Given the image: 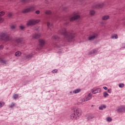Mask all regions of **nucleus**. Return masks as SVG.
Here are the masks:
<instances>
[{"mask_svg": "<svg viewBox=\"0 0 125 125\" xmlns=\"http://www.w3.org/2000/svg\"><path fill=\"white\" fill-rule=\"evenodd\" d=\"M59 34L63 36L64 37V39L61 41V39L58 37L57 36H54L52 37V40L53 41H55L58 42H63L65 44V42H71L75 41V37H76V33L73 31H68L66 30V28H61L59 31Z\"/></svg>", "mask_w": 125, "mask_h": 125, "instance_id": "nucleus-1", "label": "nucleus"}, {"mask_svg": "<svg viewBox=\"0 0 125 125\" xmlns=\"http://www.w3.org/2000/svg\"><path fill=\"white\" fill-rule=\"evenodd\" d=\"M83 110L81 108H77L73 110V112L70 115L71 120H78L82 117Z\"/></svg>", "mask_w": 125, "mask_h": 125, "instance_id": "nucleus-2", "label": "nucleus"}, {"mask_svg": "<svg viewBox=\"0 0 125 125\" xmlns=\"http://www.w3.org/2000/svg\"><path fill=\"white\" fill-rule=\"evenodd\" d=\"M0 39L2 41H4V42H9V41H11L12 40L9 35L4 33H2L0 34Z\"/></svg>", "mask_w": 125, "mask_h": 125, "instance_id": "nucleus-3", "label": "nucleus"}, {"mask_svg": "<svg viewBox=\"0 0 125 125\" xmlns=\"http://www.w3.org/2000/svg\"><path fill=\"white\" fill-rule=\"evenodd\" d=\"M98 38V33L96 32H93L88 38V41L92 42L94 40H96Z\"/></svg>", "mask_w": 125, "mask_h": 125, "instance_id": "nucleus-4", "label": "nucleus"}, {"mask_svg": "<svg viewBox=\"0 0 125 125\" xmlns=\"http://www.w3.org/2000/svg\"><path fill=\"white\" fill-rule=\"evenodd\" d=\"M116 111L117 113H125V105H121L120 106H118Z\"/></svg>", "mask_w": 125, "mask_h": 125, "instance_id": "nucleus-5", "label": "nucleus"}, {"mask_svg": "<svg viewBox=\"0 0 125 125\" xmlns=\"http://www.w3.org/2000/svg\"><path fill=\"white\" fill-rule=\"evenodd\" d=\"M35 10V7L34 6H31L30 8L24 9L22 11V13H28L30 11H34Z\"/></svg>", "mask_w": 125, "mask_h": 125, "instance_id": "nucleus-6", "label": "nucleus"}, {"mask_svg": "<svg viewBox=\"0 0 125 125\" xmlns=\"http://www.w3.org/2000/svg\"><path fill=\"white\" fill-rule=\"evenodd\" d=\"M105 5L104 3H94L92 5L93 8H101V7H103Z\"/></svg>", "mask_w": 125, "mask_h": 125, "instance_id": "nucleus-7", "label": "nucleus"}, {"mask_svg": "<svg viewBox=\"0 0 125 125\" xmlns=\"http://www.w3.org/2000/svg\"><path fill=\"white\" fill-rule=\"evenodd\" d=\"M38 23V21H37L32 20L29 21L27 23V26H32L33 25H35V24H37Z\"/></svg>", "mask_w": 125, "mask_h": 125, "instance_id": "nucleus-8", "label": "nucleus"}, {"mask_svg": "<svg viewBox=\"0 0 125 125\" xmlns=\"http://www.w3.org/2000/svg\"><path fill=\"white\" fill-rule=\"evenodd\" d=\"M41 36H42V34L40 33H35L33 34L31 37L32 38V39H40L41 38Z\"/></svg>", "mask_w": 125, "mask_h": 125, "instance_id": "nucleus-9", "label": "nucleus"}, {"mask_svg": "<svg viewBox=\"0 0 125 125\" xmlns=\"http://www.w3.org/2000/svg\"><path fill=\"white\" fill-rule=\"evenodd\" d=\"M39 46H40V47H42L43 45L45 44V42L43 39H39Z\"/></svg>", "mask_w": 125, "mask_h": 125, "instance_id": "nucleus-10", "label": "nucleus"}, {"mask_svg": "<svg viewBox=\"0 0 125 125\" xmlns=\"http://www.w3.org/2000/svg\"><path fill=\"white\" fill-rule=\"evenodd\" d=\"M91 91H92V93H93V94H96V93L101 92V88H98L95 90H93V89H92L91 90Z\"/></svg>", "mask_w": 125, "mask_h": 125, "instance_id": "nucleus-11", "label": "nucleus"}, {"mask_svg": "<svg viewBox=\"0 0 125 125\" xmlns=\"http://www.w3.org/2000/svg\"><path fill=\"white\" fill-rule=\"evenodd\" d=\"M14 42L16 43H21V42H22V40L19 37H16L14 39Z\"/></svg>", "mask_w": 125, "mask_h": 125, "instance_id": "nucleus-12", "label": "nucleus"}, {"mask_svg": "<svg viewBox=\"0 0 125 125\" xmlns=\"http://www.w3.org/2000/svg\"><path fill=\"white\" fill-rule=\"evenodd\" d=\"M80 15H76V16H74L71 17V18L70 19L69 21H74V20H77L79 19V18H80Z\"/></svg>", "mask_w": 125, "mask_h": 125, "instance_id": "nucleus-13", "label": "nucleus"}, {"mask_svg": "<svg viewBox=\"0 0 125 125\" xmlns=\"http://www.w3.org/2000/svg\"><path fill=\"white\" fill-rule=\"evenodd\" d=\"M98 52V50L97 49H93L91 51H89L88 54L89 55H91L92 54H96Z\"/></svg>", "mask_w": 125, "mask_h": 125, "instance_id": "nucleus-14", "label": "nucleus"}, {"mask_svg": "<svg viewBox=\"0 0 125 125\" xmlns=\"http://www.w3.org/2000/svg\"><path fill=\"white\" fill-rule=\"evenodd\" d=\"M94 116H93V115L92 114H88L87 116V120L88 121H91V120H92V119H94Z\"/></svg>", "mask_w": 125, "mask_h": 125, "instance_id": "nucleus-15", "label": "nucleus"}, {"mask_svg": "<svg viewBox=\"0 0 125 125\" xmlns=\"http://www.w3.org/2000/svg\"><path fill=\"white\" fill-rule=\"evenodd\" d=\"M5 14V13L3 11H1L0 12V23H1L3 21V19L0 18L1 16H3Z\"/></svg>", "mask_w": 125, "mask_h": 125, "instance_id": "nucleus-16", "label": "nucleus"}, {"mask_svg": "<svg viewBox=\"0 0 125 125\" xmlns=\"http://www.w3.org/2000/svg\"><path fill=\"white\" fill-rule=\"evenodd\" d=\"M91 98H92V95L91 94L89 93L87 95V97L86 98L85 100H84L83 101H88V100H90Z\"/></svg>", "mask_w": 125, "mask_h": 125, "instance_id": "nucleus-17", "label": "nucleus"}, {"mask_svg": "<svg viewBox=\"0 0 125 125\" xmlns=\"http://www.w3.org/2000/svg\"><path fill=\"white\" fill-rule=\"evenodd\" d=\"M106 108H107V107L106 106V105L105 104H101L99 107V109L100 110H103V109H106Z\"/></svg>", "mask_w": 125, "mask_h": 125, "instance_id": "nucleus-18", "label": "nucleus"}, {"mask_svg": "<svg viewBox=\"0 0 125 125\" xmlns=\"http://www.w3.org/2000/svg\"><path fill=\"white\" fill-rule=\"evenodd\" d=\"M81 92V89H76L73 91V93H74L75 94L77 93H79Z\"/></svg>", "mask_w": 125, "mask_h": 125, "instance_id": "nucleus-19", "label": "nucleus"}, {"mask_svg": "<svg viewBox=\"0 0 125 125\" xmlns=\"http://www.w3.org/2000/svg\"><path fill=\"white\" fill-rule=\"evenodd\" d=\"M21 54H22V53L21 52H20V51L16 52L15 53V56H17V57L20 56L21 55Z\"/></svg>", "mask_w": 125, "mask_h": 125, "instance_id": "nucleus-20", "label": "nucleus"}, {"mask_svg": "<svg viewBox=\"0 0 125 125\" xmlns=\"http://www.w3.org/2000/svg\"><path fill=\"white\" fill-rule=\"evenodd\" d=\"M51 11L49 10H47L45 11V14L46 15H51Z\"/></svg>", "mask_w": 125, "mask_h": 125, "instance_id": "nucleus-21", "label": "nucleus"}, {"mask_svg": "<svg viewBox=\"0 0 125 125\" xmlns=\"http://www.w3.org/2000/svg\"><path fill=\"white\" fill-rule=\"evenodd\" d=\"M47 26L48 28H50L52 27V26H53V24L50 23V22L48 21L47 23Z\"/></svg>", "mask_w": 125, "mask_h": 125, "instance_id": "nucleus-22", "label": "nucleus"}, {"mask_svg": "<svg viewBox=\"0 0 125 125\" xmlns=\"http://www.w3.org/2000/svg\"><path fill=\"white\" fill-rule=\"evenodd\" d=\"M106 122H108V123H111V121H112V118L108 117L105 119Z\"/></svg>", "mask_w": 125, "mask_h": 125, "instance_id": "nucleus-23", "label": "nucleus"}, {"mask_svg": "<svg viewBox=\"0 0 125 125\" xmlns=\"http://www.w3.org/2000/svg\"><path fill=\"white\" fill-rule=\"evenodd\" d=\"M32 57H33V55H32V54L27 55L26 56V59H31V58H32Z\"/></svg>", "mask_w": 125, "mask_h": 125, "instance_id": "nucleus-24", "label": "nucleus"}, {"mask_svg": "<svg viewBox=\"0 0 125 125\" xmlns=\"http://www.w3.org/2000/svg\"><path fill=\"white\" fill-rule=\"evenodd\" d=\"M102 19L103 20H107V19H109V16H104L102 17Z\"/></svg>", "mask_w": 125, "mask_h": 125, "instance_id": "nucleus-25", "label": "nucleus"}, {"mask_svg": "<svg viewBox=\"0 0 125 125\" xmlns=\"http://www.w3.org/2000/svg\"><path fill=\"white\" fill-rule=\"evenodd\" d=\"M19 96V95L18 94H15L14 95H13V99H17L18 97Z\"/></svg>", "mask_w": 125, "mask_h": 125, "instance_id": "nucleus-26", "label": "nucleus"}, {"mask_svg": "<svg viewBox=\"0 0 125 125\" xmlns=\"http://www.w3.org/2000/svg\"><path fill=\"white\" fill-rule=\"evenodd\" d=\"M103 94H104V97H105V98L108 97V96H109V94L108 93H107V92H106V91L104 92Z\"/></svg>", "mask_w": 125, "mask_h": 125, "instance_id": "nucleus-27", "label": "nucleus"}, {"mask_svg": "<svg viewBox=\"0 0 125 125\" xmlns=\"http://www.w3.org/2000/svg\"><path fill=\"white\" fill-rule=\"evenodd\" d=\"M111 39H115L117 40V39H118V35L116 34L114 35L111 37Z\"/></svg>", "mask_w": 125, "mask_h": 125, "instance_id": "nucleus-28", "label": "nucleus"}, {"mask_svg": "<svg viewBox=\"0 0 125 125\" xmlns=\"http://www.w3.org/2000/svg\"><path fill=\"white\" fill-rule=\"evenodd\" d=\"M0 62L2 63L3 64H6V61L2 59H0Z\"/></svg>", "mask_w": 125, "mask_h": 125, "instance_id": "nucleus-29", "label": "nucleus"}, {"mask_svg": "<svg viewBox=\"0 0 125 125\" xmlns=\"http://www.w3.org/2000/svg\"><path fill=\"white\" fill-rule=\"evenodd\" d=\"M22 2H31L32 0H21Z\"/></svg>", "mask_w": 125, "mask_h": 125, "instance_id": "nucleus-30", "label": "nucleus"}, {"mask_svg": "<svg viewBox=\"0 0 125 125\" xmlns=\"http://www.w3.org/2000/svg\"><path fill=\"white\" fill-rule=\"evenodd\" d=\"M4 106V102H0V108H2V107H3Z\"/></svg>", "mask_w": 125, "mask_h": 125, "instance_id": "nucleus-31", "label": "nucleus"}, {"mask_svg": "<svg viewBox=\"0 0 125 125\" xmlns=\"http://www.w3.org/2000/svg\"><path fill=\"white\" fill-rule=\"evenodd\" d=\"M60 9H62L63 11H66V10H67V7H64V6H62V8H60Z\"/></svg>", "mask_w": 125, "mask_h": 125, "instance_id": "nucleus-32", "label": "nucleus"}, {"mask_svg": "<svg viewBox=\"0 0 125 125\" xmlns=\"http://www.w3.org/2000/svg\"><path fill=\"white\" fill-rule=\"evenodd\" d=\"M119 87H121V88L125 87V84L124 83H120L119 85Z\"/></svg>", "mask_w": 125, "mask_h": 125, "instance_id": "nucleus-33", "label": "nucleus"}, {"mask_svg": "<svg viewBox=\"0 0 125 125\" xmlns=\"http://www.w3.org/2000/svg\"><path fill=\"white\" fill-rule=\"evenodd\" d=\"M95 13V12L93 10L90 11V15H94V14Z\"/></svg>", "mask_w": 125, "mask_h": 125, "instance_id": "nucleus-34", "label": "nucleus"}, {"mask_svg": "<svg viewBox=\"0 0 125 125\" xmlns=\"http://www.w3.org/2000/svg\"><path fill=\"white\" fill-rule=\"evenodd\" d=\"M15 104H14V103H12L9 106V108H13L15 106Z\"/></svg>", "mask_w": 125, "mask_h": 125, "instance_id": "nucleus-35", "label": "nucleus"}, {"mask_svg": "<svg viewBox=\"0 0 125 125\" xmlns=\"http://www.w3.org/2000/svg\"><path fill=\"white\" fill-rule=\"evenodd\" d=\"M57 72H58V70L57 69H54L52 71L53 74H55V73H57Z\"/></svg>", "mask_w": 125, "mask_h": 125, "instance_id": "nucleus-36", "label": "nucleus"}, {"mask_svg": "<svg viewBox=\"0 0 125 125\" xmlns=\"http://www.w3.org/2000/svg\"><path fill=\"white\" fill-rule=\"evenodd\" d=\"M54 19H56V20H59V17H55V18H54H54H52V20L53 21H54Z\"/></svg>", "mask_w": 125, "mask_h": 125, "instance_id": "nucleus-37", "label": "nucleus"}, {"mask_svg": "<svg viewBox=\"0 0 125 125\" xmlns=\"http://www.w3.org/2000/svg\"><path fill=\"white\" fill-rule=\"evenodd\" d=\"M11 29L12 30H14V29H15V26H14V25H12V26H11Z\"/></svg>", "mask_w": 125, "mask_h": 125, "instance_id": "nucleus-38", "label": "nucleus"}, {"mask_svg": "<svg viewBox=\"0 0 125 125\" xmlns=\"http://www.w3.org/2000/svg\"><path fill=\"white\" fill-rule=\"evenodd\" d=\"M24 26H20V28L21 29V30H24Z\"/></svg>", "mask_w": 125, "mask_h": 125, "instance_id": "nucleus-39", "label": "nucleus"}, {"mask_svg": "<svg viewBox=\"0 0 125 125\" xmlns=\"http://www.w3.org/2000/svg\"><path fill=\"white\" fill-rule=\"evenodd\" d=\"M107 92H108V93H111L112 92V90H111V89H108V90H107Z\"/></svg>", "mask_w": 125, "mask_h": 125, "instance_id": "nucleus-40", "label": "nucleus"}, {"mask_svg": "<svg viewBox=\"0 0 125 125\" xmlns=\"http://www.w3.org/2000/svg\"><path fill=\"white\" fill-rule=\"evenodd\" d=\"M35 13L36 14H40V11L39 10H37L35 12Z\"/></svg>", "mask_w": 125, "mask_h": 125, "instance_id": "nucleus-41", "label": "nucleus"}, {"mask_svg": "<svg viewBox=\"0 0 125 125\" xmlns=\"http://www.w3.org/2000/svg\"><path fill=\"white\" fill-rule=\"evenodd\" d=\"M103 88H104V90H107V89H108V87H107L106 86H104Z\"/></svg>", "mask_w": 125, "mask_h": 125, "instance_id": "nucleus-42", "label": "nucleus"}, {"mask_svg": "<svg viewBox=\"0 0 125 125\" xmlns=\"http://www.w3.org/2000/svg\"><path fill=\"white\" fill-rule=\"evenodd\" d=\"M11 16H12V14H11V13L8 14V17H11Z\"/></svg>", "mask_w": 125, "mask_h": 125, "instance_id": "nucleus-43", "label": "nucleus"}, {"mask_svg": "<svg viewBox=\"0 0 125 125\" xmlns=\"http://www.w3.org/2000/svg\"><path fill=\"white\" fill-rule=\"evenodd\" d=\"M45 2L46 3H49V1H48V0H45Z\"/></svg>", "mask_w": 125, "mask_h": 125, "instance_id": "nucleus-44", "label": "nucleus"}, {"mask_svg": "<svg viewBox=\"0 0 125 125\" xmlns=\"http://www.w3.org/2000/svg\"><path fill=\"white\" fill-rule=\"evenodd\" d=\"M78 0V1H83V0Z\"/></svg>", "mask_w": 125, "mask_h": 125, "instance_id": "nucleus-45", "label": "nucleus"}, {"mask_svg": "<svg viewBox=\"0 0 125 125\" xmlns=\"http://www.w3.org/2000/svg\"><path fill=\"white\" fill-rule=\"evenodd\" d=\"M69 24V22H66L65 23V25H68Z\"/></svg>", "mask_w": 125, "mask_h": 125, "instance_id": "nucleus-46", "label": "nucleus"}, {"mask_svg": "<svg viewBox=\"0 0 125 125\" xmlns=\"http://www.w3.org/2000/svg\"><path fill=\"white\" fill-rule=\"evenodd\" d=\"M94 105H91V107H93Z\"/></svg>", "mask_w": 125, "mask_h": 125, "instance_id": "nucleus-47", "label": "nucleus"}, {"mask_svg": "<svg viewBox=\"0 0 125 125\" xmlns=\"http://www.w3.org/2000/svg\"><path fill=\"white\" fill-rule=\"evenodd\" d=\"M70 93H72V91L70 92Z\"/></svg>", "mask_w": 125, "mask_h": 125, "instance_id": "nucleus-48", "label": "nucleus"}, {"mask_svg": "<svg viewBox=\"0 0 125 125\" xmlns=\"http://www.w3.org/2000/svg\"><path fill=\"white\" fill-rule=\"evenodd\" d=\"M122 44H123V45H124V44H125V43H123Z\"/></svg>", "mask_w": 125, "mask_h": 125, "instance_id": "nucleus-49", "label": "nucleus"}, {"mask_svg": "<svg viewBox=\"0 0 125 125\" xmlns=\"http://www.w3.org/2000/svg\"><path fill=\"white\" fill-rule=\"evenodd\" d=\"M124 48H125V46L123 47Z\"/></svg>", "mask_w": 125, "mask_h": 125, "instance_id": "nucleus-50", "label": "nucleus"}, {"mask_svg": "<svg viewBox=\"0 0 125 125\" xmlns=\"http://www.w3.org/2000/svg\"><path fill=\"white\" fill-rule=\"evenodd\" d=\"M63 45H64V44H63V45H62V46H63Z\"/></svg>", "mask_w": 125, "mask_h": 125, "instance_id": "nucleus-51", "label": "nucleus"}]
</instances>
